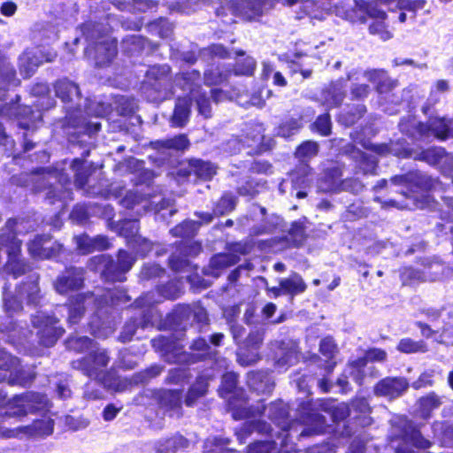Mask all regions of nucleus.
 <instances>
[{
  "label": "nucleus",
  "mask_w": 453,
  "mask_h": 453,
  "mask_svg": "<svg viewBox=\"0 0 453 453\" xmlns=\"http://www.w3.org/2000/svg\"><path fill=\"white\" fill-rule=\"evenodd\" d=\"M5 397L6 395L0 392V415L3 419L13 418L21 420L28 414H43L50 409L48 398L38 393L17 395L8 401Z\"/></svg>",
  "instance_id": "obj_1"
},
{
  "label": "nucleus",
  "mask_w": 453,
  "mask_h": 453,
  "mask_svg": "<svg viewBox=\"0 0 453 453\" xmlns=\"http://www.w3.org/2000/svg\"><path fill=\"white\" fill-rule=\"evenodd\" d=\"M16 225V220L10 219L7 222L5 233L0 236V245L7 248L9 257L7 270L15 277H18L26 272L27 265L19 258L20 242L15 236L14 227Z\"/></svg>",
  "instance_id": "obj_2"
},
{
  "label": "nucleus",
  "mask_w": 453,
  "mask_h": 453,
  "mask_svg": "<svg viewBox=\"0 0 453 453\" xmlns=\"http://www.w3.org/2000/svg\"><path fill=\"white\" fill-rule=\"evenodd\" d=\"M32 323L37 329L40 342L46 347L52 346L64 333V329L58 326L59 320L44 311L34 315Z\"/></svg>",
  "instance_id": "obj_3"
},
{
  "label": "nucleus",
  "mask_w": 453,
  "mask_h": 453,
  "mask_svg": "<svg viewBox=\"0 0 453 453\" xmlns=\"http://www.w3.org/2000/svg\"><path fill=\"white\" fill-rule=\"evenodd\" d=\"M349 81H353L350 93L354 99H363L369 94V86L365 82L369 81L377 86L380 92L383 91L381 82L386 79V74L380 70H371L363 73H355L348 75Z\"/></svg>",
  "instance_id": "obj_4"
},
{
  "label": "nucleus",
  "mask_w": 453,
  "mask_h": 453,
  "mask_svg": "<svg viewBox=\"0 0 453 453\" xmlns=\"http://www.w3.org/2000/svg\"><path fill=\"white\" fill-rule=\"evenodd\" d=\"M109 357L105 350H92L87 357L73 361L74 369L80 370L89 378L99 379L108 365Z\"/></svg>",
  "instance_id": "obj_5"
},
{
  "label": "nucleus",
  "mask_w": 453,
  "mask_h": 453,
  "mask_svg": "<svg viewBox=\"0 0 453 453\" xmlns=\"http://www.w3.org/2000/svg\"><path fill=\"white\" fill-rule=\"evenodd\" d=\"M412 127L415 128V133H411L412 136H415L416 134L420 137L434 135L440 140L453 137V119H447L434 117L430 119L427 124L416 123L413 121Z\"/></svg>",
  "instance_id": "obj_6"
},
{
  "label": "nucleus",
  "mask_w": 453,
  "mask_h": 453,
  "mask_svg": "<svg viewBox=\"0 0 453 453\" xmlns=\"http://www.w3.org/2000/svg\"><path fill=\"white\" fill-rule=\"evenodd\" d=\"M56 53L41 48L26 50L19 58V71L25 78L30 77L36 68L44 62H51Z\"/></svg>",
  "instance_id": "obj_7"
},
{
  "label": "nucleus",
  "mask_w": 453,
  "mask_h": 453,
  "mask_svg": "<svg viewBox=\"0 0 453 453\" xmlns=\"http://www.w3.org/2000/svg\"><path fill=\"white\" fill-rule=\"evenodd\" d=\"M0 382L8 379L12 384L26 386L32 377L23 376L19 360L0 349Z\"/></svg>",
  "instance_id": "obj_8"
},
{
  "label": "nucleus",
  "mask_w": 453,
  "mask_h": 453,
  "mask_svg": "<svg viewBox=\"0 0 453 453\" xmlns=\"http://www.w3.org/2000/svg\"><path fill=\"white\" fill-rule=\"evenodd\" d=\"M26 299L28 304H36L40 299L37 278L29 283L21 286L15 297L4 298V306L8 311H18L21 310L22 300Z\"/></svg>",
  "instance_id": "obj_9"
},
{
  "label": "nucleus",
  "mask_w": 453,
  "mask_h": 453,
  "mask_svg": "<svg viewBox=\"0 0 453 453\" xmlns=\"http://www.w3.org/2000/svg\"><path fill=\"white\" fill-rule=\"evenodd\" d=\"M409 388V382L403 377H387L379 381L375 388L376 395L395 399L401 396Z\"/></svg>",
  "instance_id": "obj_10"
},
{
  "label": "nucleus",
  "mask_w": 453,
  "mask_h": 453,
  "mask_svg": "<svg viewBox=\"0 0 453 453\" xmlns=\"http://www.w3.org/2000/svg\"><path fill=\"white\" fill-rule=\"evenodd\" d=\"M138 229L139 225L136 220H124L119 227V234L127 238L133 248H136L137 253L145 256L151 250V245L147 240L137 236Z\"/></svg>",
  "instance_id": "obj_11"
},
{
  "label": "nucleus",
  "mask_w": 453,
  "mask_h": 453,
  "mask_svg": "<svg viewBox=\"0 0 453 453\" xmlns=\"http://www.w3.org/2000/svg\"><path fill=\"white\" fill-rule=\"evenodd\" d=\"M53 431V421L45 418L35 420L32 425L19 426L16 429L8 430L5 433L7 437H30V436H44L49 435Z\"/></svg>",
  "instance_id": "obj_12"
},
{
  "label": "nucleus",
  "mask_w": 453,
  "mask_h": 453,
  "mask_svg": "<svg viewBox=\"0 0 453 453\" xmlns=\"http://www.w3.org/2000/svg\"><path fill=\"white\" fill-rule=\"evenodd\" d=\"M429 165H437L445 173L453 170V155L449 154L441 147L430 148L422 151L417 157Z\"/></svg>",
  "instance_id": "obj_13"
},
{
  "label": "nucleus",
  "mask_w": 453,
  "mask_h": 453,
  "mask_svg": "<svg viewBox=\"0 0 453 453\" xmlns=\"http://www.w3.org/2000/svg\"><path fill=\"white\" fill-rule=\"evenodd\" d=\"M98 260L105 268V273L112 274L113 280H119V278L115 274L118 273H124L129 271L133 266L135 258L129 253L120 250L119 252L117 262H114L112 259L105 256L98 257Z\"/></svg>",
  "instance_id": "obj_14"
},
{
  "label": "nucleus",
  "mask_w": 453,
  "mask_h": 453,
  "mask_svg": "<svg viewBox=\"0 0 453 453\" xmlns=\"http://www.w3.org/2000/svg\"><path fill=\"white\" fill-rule=\"evenodd\" d=\"M262 342L263 335L259 331L250 334L238 353L239 363L242 365L255 363L258 359L257 349Z\"/></svg>",
  "instance_id": "obj_15"
},
{
  "label": "nucleus",
  "mask_w": 453,
  "mask_h": 453,
  "mask_svg": "<svg viewBox=\"0 0 453 453\" xmlns=\"http://www.w3.org/2000/svg\"><path fill=\"white\" fill-rule=\"evenodd\" d=\"M357 5L359 6L358 2L356 0ZM363 8L362 5H360ZM365 12L375 21L370 25L369 30L371 34L378 35L383 41H387L392 37V33L386 28L384 19H386V12L378 9L375 6L365 5L364 6Z\"/></svg>",
  "instance_id": "obj_16"
},
{
  "label": "nucleus",
  "mask_w": 453,
  "mask_h": 453,
  "mask_svg": "<svg viewBox=\"0 0 453 453\" xmlns=\"http://www.w3.org/2000/svg\"><path fill=\"white\" fill-rule=\"evenodd\" d=\"M83 283V271L81 268H72L58 277L55 288L59 294H65L70 290L78 289Z\"/></svg>",
  "instance_id": "obj_17"
},
{
  "label": "nucleus",
  "mask_w": 453,
  "mask_h": 453,
  "mask_svg": "<svg viewBox=\"0 0 453 453\" xmlns=\"http://www.w3.org/2000/svg\"><path fill=\"white\" fill-rule=\"evenodd\" d=\"M387 353L380 349H372L367 351L365 357L359 358L349 364L348 372L357 383H361L363 378L362 368L365 366L367 360L383 361L386 359Z\"/></svg>",
  "instance_id": "obj_18"
},
{
  "label": "nucleus",
  "mask_w": 453,
  "mask_h": 453,
  "mask_svg": "<svg viewBox=\"0 0 453 453\" xmlns=\"http://www.w3.org/2000/svg\"><path fill=\"white\" fill-rule=\"evenodd\" d=\"M90 304L96 305L94 296L92 295L79 294L73 296L71 300L68 311V322L70 324H76L82 317L85 310Z\"/></svg>",
  "instance_id": "obj_19"
},
{
  "label": "nucleus",
  "mask_w": 453,
  "mask_h": 453,
  "mask_svg": "<svg viewBox=\"0 0 453 453\" xmlns=\"http://www.w3.org/2000/svg\"><path fill=\"white\" fill-rule=\"evenodd\" d=\"M303 12L311 19L321 21L326 19L332 10V4L329 2L306 0L303 3Z\"/></svg>",
  "instance_id": "obj_20"
},
{
  "label": "nucleus",
  "mask_w": 453,
  "mask_h": 453,
  "mask_svg": "<svg viewBox=\"0 0 453 453\" xmlns=\"http://www.w3.org/2000/svg\"><path fill=\"white\" fill-rule=\"evenodd\" d=\"M276 364L280 367L291 365L298 359V349L295 342H282L276 353Z\"/></svg>",
  "instance_id": "obj_21"
},
{
  "label": "nucleus",
  "mask_w": 453,
  "mask_h": 453,
  "mask_svg": "<svg viewBox=\"0 0 453 453\" xmlns=\"http://www.w3.org/2000/svg\"><path fill=\"white\" fill-rule=\"evenodd\" d=\"M284 295L296 296L306 290V284L303 278L296 273H293L288 278L280 280Z\"/></svg>",
  "instance_id": "obj_22"
},
{
  "label": "nucleus",
  "mask_w": 453,
  "mask_h": 453,
  "mask_svg": "<svg viewBox=\"0 0 453 453\" xmlns=\"http://www.w3.org/2000/svg\"><path fill=\"white\" fill-rule=\"evenodd\" d=\"M344 86L341 81L332 83L329 88L322 93V99L327 107L338 106L343 101L345 96L343 91Z\"/></svg>",
  "instance_id": "obj_23"
},
{
  "label": "nucleus",
  "mask_w": 453,
  "mask_h": 453,
  "mask_svg": "<svg viewBox=\"0 0 453 453\" xmlns=\"http://www.w3.org/2000/svg\"><path fill=\"white\" fill-rule=\"evenodd\" d=\"M160 404L167 411H173L171 415L180 416L181 407V394L179 390L164 391L160 396Z\"/></svg>",
  "instance_id": "obj_24"
},
{
  "label": "nucleus",
  "mask_w": 453,
  "mask_h": 453,
  "mask_svg": "<svg viewBox=\"0 0 453 453\" xmlns=\"http://www.w3.org/2000/svg\"><path fill=\"white\" fill-rule=\"evenodd\" d=\"M50 242L48 236H37L29 244L28 250L31 256L38 258H49L53 256L52 248L46 246Z\"/></svg>",
  "instance_id": "obj_25"
},
{
  "label": "nucleus",
  "mask_w": 453,
  "mask_h": 453,
  "mask_svg": "<svg viewBox=\"0 0 453 453\" xmlns=\"http://www.w3.org/2000/svg\"><path fill=\"white\" fill-rule=\"evenodd\" d=\"M257 411L258 413H264L268 416L269 418L273 420L279 426L282 427L283 430L286 428L285 419L287 418L288 412L285 407L281 403H272L268 407L263 406L262 410L257 408Z\"/></svg>",
  "instance_id": "obj_26"
},
{
  "label": "nucleus",
  "mask_w": 453,
  "mask_h": 453,
  "mask_svg": "<svg viewBox=\"0 0 453 453\" xmlns=\"http://www.w3.org/2000/svg\"><path fill=\"white\" fill-rule=\"evenodd\" d=\"M263 127L261 125H256L251 128V130L249 133L246 134L244 140H242V142L244 143V147L250 149V151H249V153H257L263 150Z\"/></svg>",
  "instance_id": "obj_27"
},
{
  "label": "nucleus",
  "mask_w": 453,
  "mask_h": 453,
  "mask_svg": "<svg viewBox=\"0 0 453 453\" xmlns=\"http://www.w3.org/2000/svg\"><path fill=\"white\" fill-rule=\"evenodd\" d=\"M55 92L58 97L64 102L72 101L74 97H78L80 95L78 86L68 81L60 80L55 84Z\"/></svg>",
  "instance_id": "obj_28"
},
{
  "label": "nucleus",
  "mask_w": 453,
  "mask_h": 453,
  "mask_svg": "<svg viewBox=\"0 0 453 453\" xmlns=\"http://www.w3.org/2000/svg\"><path fill=\"white\" fill-rule=\"evenodd\" d=\"M190 113V103L187 98H179L172 117V125L174 127H183L188 122Z\"/></svg>",
  "instance_id": "obj_29"
},
{
  "label": "nucleus",
  "mask_w": 453,
  "mask_h": 453,
  "mask_svg": "<svg viewBox=\"0 0 453 453\" xmlns=\"http://www.w3.org/2000/svg\"><path fill=\"white\" fill-rule=\"evenodd\" d=\"M188 441L181 435L163 439L157 442L156 449L158 453H175L177 449L186 448Z\"/></svg>",
  "instance_id": "obj_30"
},
{
  "label": "nucleus",
  "mask_w": 453,
  "mask_h": 453,
  "mask_svg": "<svg viewBox=\"0 0 453 453\" xmlns=\"http://www.w3.org/2000/svg\"><path fill=\"white\" fill-rule=\"evenodd\" d=\"M247 383L250 388L263 394L270 393L273 389V384L267 376L260 372L249 373Z\"/></svg>",
  "instance_id": "obj_31"
},
{
  "label": "nucleus",
  "mask_w": 453,
  "mask_h": 453,
  "mask_svg": "<svg viewBox=\"0 0 453 453\" xmlns=\"http://www.w3.org/2000/svg\"><path fill=\"white\" fill-rule=\"evenodd\" d=\"M265 5V0H242L240 3L241 14L247 19L260 16Z\"/></svg>",
  "instance_id": "obj_32"
},
{
  "label": "nucleus",
  "mask_w": 453,
  "mask_h": 453,
  "mask_svg": "<svg viewBox=\"0 0 453 453\" xmlns=\"http://www.w3.org/2000/svg\"><path fill=\"white\" fill-rule=\"evenodd\" d=\"M91 334L98 338H106L115 330V324L111 320L101 321L99 315H96L89 323Z\"/></svg>",
  "instance_id": "obj_33"
},
{
  "label": "nucleus",
  "mask_w": 453,
  "mask_h": 453,
  "mask_svg": "<svg viewBox=\"0 0 453 453\" xmlns=\"http://www.w3.org/2000/svg\"><path fill=\"white\" fill-rule=\"evenodd\" d=\"M286 445L285 438L279 436L276 441H259L249 446L248 453H281L277 446Z\"/></svg>",
  "instance_id": "obj_34"
},
{
  "label": "nucleus",
  "mask_w": 453,
  "mask_h": 453,
  "mask_svg": "<svg viewBox=\"0 0 453 453\" xmlns=\"http://www.w3.org/2000/svg\"><path fill=\"white\" fill-rule=\"evenodd\" d=\"M441 404V398L434 393L421 397L418 400V410L420 416L424 418H427L430 412L438 408Z\"/></svg>",
  "instance_id": "obj_35"
},
{
  "label": "nucleus",
  "mask_w": 453,
  "mask_h": 453,
  "mask_svg": "<svg viewBox=\"0 0 453 453\" xmlns=\"http://www.w3.org/2000/svg\"><path fill=\"white\" fill-rule=\"evenodd\" d=\"M103 50L105 51L104 57L103 58L99 56L96 58V65H104L114 58L117 52L116 42L114 40H105L101 42L96 46V52L101 53Z\"/></svg>",
  "instance_id": "obj_36"
},
{
  "label": "nucleus",
  "mask_w": 453,
  "mask_h": 453,
  "mask_svg": "<svg viewBox=\"0 0 453 453\" xmlns=\"http://www.w3.org/2000/svg\"><path fill=\"white\" fill-rule=\"evenodd\" d=\"M237 55L240 58L236 62L234 73L235 75H251L256 66L255 60L250 57H244L242 51L238 52Z\"/></svg>",
  "instance_id": "obj_37"
},
{
  "label": "nucleus",
  "mask_w": 453,
  "mask_h": 453,
  "mask_svg": "<svg viewBox=\"0 0 453 453\" xmlns=\"http://www.w3.org/2000/svg\"><path fill=\"white\" fill-rule=\"evenodd\" d=\"M320 353L328 359V365L326 366L327 371L330 372L335 365V362H332L334 355L337 351L336 345L332 338L326 337L321 340L319 345Z\"/></svg>",
  "instance_id": "obj_38"
},
{
  "label": "nucleus",
  "mask_w": 453,
  "mask_h": 453,
  "mask_svg": "<svg viewBox=\"0 0 453 453\" xmlns=\"http://www.w3.org/2000/svg\"><path fill=\"white\" fill-rule=\"evenodd\" d=\"M291 180L295 187H305L311 180V170L307 165H301L291 173Z\"/></svg>",
  "instance_id": "obj_39"
},
{
  "label": "nucleus",
  "mask_w": 453,
  "mask_h": 453,
  "mask_svg": "<svg viewBox=\"0 0 453 453\" xmlns=\"http://www.w3.org/2000/svg\"><path fill=\"white\" fill-rule=\"evenodd\" d=\"M207 387V380L203 377L198 378L187 395L186 404L191 406L198 397L203 396L206 393Z\"/></svg>",
  "instance_id": "obj_40"
},
{
  "label": "nucleus",
  "mask_w": 453,
  "mask_h": 453,
  "mask_svg": "<svg viewBox=\"0 0 453 453\" xmlns=\"http://www.w3.org/2000/svg\"><path fill=\"white\" fill-rule=\"evenodd\" d=\"M397 349L403 353L426 352L427 348L422 341H413L410 338L402 339L397 346Z\"/></svg>",
  "instance_id": "obj_41"
},
{
  "label": "nucleus",
  "mask_w": 453,
  "mask_h": 453,
  "mask_svg": "<svg viewBox=\"0 0 453 453\" xmlns=\"http://www.w3.org/2000/svg\"><path fill=\"white\" fill-rule=\"evenodd\" d=\"M238 262V257L233 254H218L211 257L210 266L220 270L231 266Z\"/></svg>",
  "instance_id": "obj_42"
},
{
  "label": "nucleus",
  "mask_w": 453,
  "mask_h": 453,
  "mask_svg": "<svg viewBox=\"0 0 453 453\" xmlns=\"http://www.w3.org/2000/svg\"><path fill=\"white\" fill-rule=\"evenodd\" d=\"M192 96L196 102L199 113L206 119L210 118L211 116V108L206 93L193 90Z\"/></svg>",
  "instance_id": "obj_43"
},
{
  "label": "nucleus",
  "mask_w": 453,
  "mask_h": 453,
  "mask_svg": "<svg viewBox=\"0 0 453 453\" xmlns=\"http://www.w3.org/2000/svg\"><path fill=\"white\" fill-rule=\"evenodd\" d=\"M319 152V144L312 141L302 143L296 151V156L304 161L315 157Z\"/></svg>",
  "instance_id": "obj_44"
},
{
  "label": "nucleus",
  "mask_w": 453,
  "mask_h": 453,
  "mask_svg": "<svg viewBox=\"0 0 453 453\" xmlns=\"http://www.w3.org/2000/svg\"><path fill=\"white\" fill-rule=\"evenodd\" d=\"M123 206L127 208H134L136 205L142 204L144 211L148 210L151 205L146 199L136 192H129L122 200Z\"/></svg>",
  "instance_id": "obj_45"
},
{
  "label": "nucleus",
  "mask_w": 453,
  "mask_h": 453,
  "mask_svg": "<svg viewBox=\"0 0 453 453\" xmlns=\"http://www.w3.org/2000/svg\"><path fill=\"white\" fill-rule=\"evenodd\" d=\"M301 127L302 123L300 119H290L279 127L278 134L287 138L297 133Z\"/></svg>",
  "instance_id": "obj_46"
},
{
  "label": "nucleus",
  "mask_w": 453,
  "mask_h": 453,
  "mask_svg": "<svg viewBox=\"0 0 453 453\" xmlns=\"http://www.w3.org/2000/svg\"><path fill=\"white\" fill-rule=\"evenodd\" d=\"M194 170L196 174L203 180H209L216 173V168L212 164L200 160L196 162Z\"/></svg>",
  "instance_id": "obj_47"
},
{
  "label": "nucleus",
  "mask_w": 453,
  "mask_h": 453,
  "mask_svg": "<svg viewBox=\"0 0 453 453\" xmlns=\"http://www.w3.org/2000/svg\"><path fill=\"white\" fill-rule=\"evenodd\" d=\"M198 228V224L193 220H188L174 227L171 232L173 235L189 237L194 235Z\"/></svg>",
  "instance_id": "obj_48"
},
{
  "label": "nucleus",
  "mask_w": 453,
  "mask_h": 453,
  "mask_svg": "<svg viewBox=\"0 0 453 453\" xmlns=\"http://www.w3.org/2000/svg\"><path fill=\"white\" fill-rule=\"evenodd\" d=\"M235 206V198L230 195H224L214 209V213L223 215L233 211Z\"/></svg>",
  "instance_id": "obj_49"
},
{
  "label": "nucleus",
  "mask_w": 453,
  "mask_h": 453,
  "mask_svg": "<svg viewBox=\"0 0 453 453\" xmlns=\"http://www.w3.org/2000/svg\"><path fill=\"white\" fill-rule=\"evenodd\" d=\"M325 410L329 411L333 420L335 422L344 419L351 412L350 408L344 403L332 405L328 408L325 407Z\"/></svg>",
  "instance_id": "obj_50"
},
{
  "label": "nucleus",
  "mask_w": 453,
  "mask_h": 453,
  "mask_svg": "<svg viewBox=\"0 0 453 453\" xmlns=\"http://www.w3.org/2000/svg\"><path fill=\"white\" fill-rule=\"evenodd\" d=\"M436 373L441 374V371H436L435 369H430L426 372H424L419 378L412 383V387L415 389H418L421 388L432 386L434 384V377Z\"/></svg>",
  "instance_id": "obj_51"
},
{
  "label": "nucleus",
  "mask_w": 453,
  "mask_h": 453,
  "mask_svg": "<svg viewBox=\"0 0 453 453\" xmlns=\"http://www.w3.org/2000/svg\"><path fill=\"white\" fill-rule=\"evenodd\" d=\"M68 348L76 351H84L94 348L92 341L88 337H73L67 342Z\"/></svg>",
  "instance_id": "obj_52"
},
{
  "label": "nucleus",
  "mask_w": 453,
  "mask_h": 453,
  "mask_svg": "<svg viewBox=\"0 0 453 453\" xmlns=\"http://www.w3.org/2000/svg\"><path fill=\"white\" fill-rule=\"evenodd\" d=\"M188 140L186 135L180 134L163 142V145L169 149L177 150H185L188 147Z\"/></svg>",
  "instance_id": "obj_53"
},
{
  "label": "nucleus",
  "mask_w": 453,
  "mask_h": 453,
  "mask_svg": "<svg viewBox=\"0 0 453 453\" xmlns=\"http://www.w3.org/2000/svg\"><path fill=\"white\" fill-rule=\"evenodd\" d=\"M74 239L78 250L82 254H87L94 251V238H91L87 234H83L76 236Z\"/></svg>",
  "instance_id": "obj_54"
},
{
  "label": "nucleus",
  "mask_w": 453,
  "mask_h": 453,
  "mask_svg": "<svg viewBox=\"0 0 453 453\" xmlns=\"http://www.w3.org/2000/svg\"><path fill=\"white\" fill-rule=\"evenodd\" d=\"M314 128L321 135H328L331 132V121L328 114L319 116L313 124Z\"/></svg>",
  "instance_id": "obj_55"
},
{
  "label": "nucleus",
  "mask_w": 453,
  "mask_h": 453,
  "mask_svg": "<svg viewBox=\"0 0 453 453\" xmlns=\"http://www.w3.org/2000/svg\"><path fill=\"white\" fill-rule=\"evenodd\" d=\"M227 74H223L219 69L210 70L204 73V81L208 85L222 83L226 80Z\"/></svg>",
  "instance_id": "obj_56"
},
{
  "label": "nucleus",
  "mask_w": 453,
  "mask_h": 453,
  "mask_svg": "<svg viewBox=\"0 0 453 453\" xmlns=\"http://www.w3.org/2000/svg\"><path fill=\"white\" fill-rule=\"evenodd\" d=\"M402 280L403 284L411 283L416 280H423V275L420 272L414 270L412 268H405L402 273Z\"/></svg>",
  "instance_id": "obj_57"
},
{
  "label": "nucleus",
  "mask_w": 453,
  "mask_h": 453,
  "mask_svg": "<svg viewBox=\"0 0 453 453\" xmlns=\"http://www.w3.org/2000/svg\"><path fill=\"white\" fill-rule=\"evenodd\" d=\"M237 376L234 372H226L222 377V389L231 393L236 387Z\"/></svg>",
  "instance_id": "obj_58"
},
{
  "label": "nucleus",
  "mask_w": 453,
  "mask_h": 453,
  "mask_svg": "<svg viewBox=\"0 0 453 453\" xmlns=\"http://www.w3.org/2000/svg\"><path fill=\"white\" fill-rule=\"evenodd\" d=\"M191 349L193 351L201 352V353L197 354L200 358L205 357L210 354L209 353L210 347H209L207 342L203 338H199V339L194 341V342L191 345Z\"/></svg>",
  "instance_id": "obj_59"
},
{
  "label": "nucleus",
  "mask_w": 453,
  "mask_h": 453,
  "mask_svg": "<svg viewBox=\"0 0 453 453\" xmlns=\"http://www.w3.org/2000/svg\"><path fill=\"white\" fill-rule=\"evenodd\" d=\"M436 341L445 345H453V326L444 327L439 338Z\"/></svg>",
  "instance_id": "obj_60"
},
{
  "label": "nucleus",
  "mask_w": 453,
  "mask_h": 453,
  "mask_svg": "<svg viewBox=\"0 0 453 453\" xmlns=\"http://www.w3.org/2000/svg\"><path fill=\"white\" fill-rule=\"evenodd\" d=\"M227 441L223 439H208L204 442V451L207 453H218V446L226 444Z\"/></svg>",
  "instance_id": "obj_61"
},
{
  "label": "nucleus",
  "mask_w": 453,
  "mask_h": 453,
  "mask_svg": "<svg viewBox=\"0 0 453 453\" xmlns=\"http://www.w3.org/2000/svg\"><path fill=\"white\" fill-rule=\"evenodd\" d=\"M170 266L174 271H182L188 265V260L184 257H180L177 255H173L170 258Z\"/></svg>",
  "instance_id": "obj_62"
},
{
  "label": "nucleus",
  "mask_w": 453,
  "mask_h": 453,
  "mask_svg": "<svg viewBox=\"0 0 453 453\" xmlns=\"http://www.w3.org/2000/svg\"><path fill=\"white\" fill-rule=\"evenodd\" d=\"M355 411H359L361 413H367L370 411V407L368 402L365 398L357 399L352 402L351 409Z\"/></svg>",
  "instance_id": "obj_63"
},
{
  "label": "nucleus",
  "mask_w": 453,
  "mask_h": 453,
  "mask_svg": "<svg viewBox=\"0 0 453 453\" xmlns=\"http://www.w3.org/2000/svg\"><path fill=\"white\" fill-rule=\"evenodd\" d=\"M377 167V162L374 158L365 157V161L360 164V168L364 173H374Z\"/></svg>",
  "instance_id": "obj_64"
}]
</instances>
